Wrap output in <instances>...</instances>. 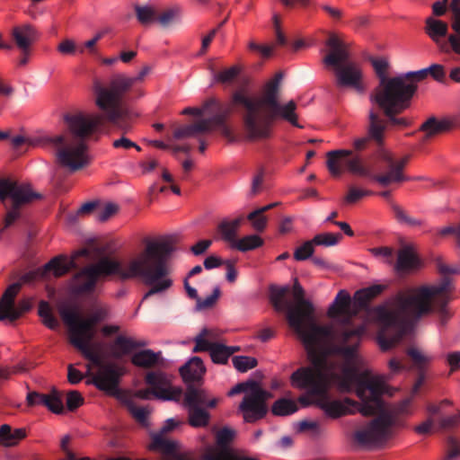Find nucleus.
<instances>
[{"label": "nucleus", "instance_id": "a211bd4d", "mask_svg": "<svg viewBox=\"0 0 460 460\" xmlns=\"http://www.w3.org/2000/svg\"><path fill=\"white\" fill-rule=\"evenodd\" d=\"M429 75H430L436 81L440 83L444 82L446 78L444 67L438 64H433L429 67L406 73V81L413 87V91L405 99V110L411 106V99L418 89V83L424 80Z\"/></svg>", "mask_w": 460, "mask_h": 460}, {"label": "nucleus", "instance_id": "37998d69", "mask_svg": "<svg viewBox=\"0 0 460 460\" xmlns=\"http://www.w3.org/2000/svg\"><path fill=\"white\" fill-rule=\"evenodd\" d=\"M236 432L234 429L224 427L216 434L217 444L220 447H227L234 438Z\"/></svg>", "mask_w": 460, "mask_h": 460}, {"label": "nucleus", "instance_id": "393cba45", "mask_svg": "<svg viewBox=\"0 0 460 460\" xmlns=\"http://www.w3.org/2000/svg\"><path fill=\"white\" fill-rule=\"evenodd\" d=\"M13 39L22 54H29L31 44L37 39L35 29L30 24L16 26L13 29Z\"/></svg>", "mask_w": 460, "mask_h": 460}, {"label": "nucleus", "instance_id": "ea45409f", "mask_svg": "<svg viewBox=\"0 0 460 460\" xmlns=\"http://www.w3.org/2000/svg\"><path fill=\"white\" fill-rule=\"evenodd\" d=\"M232 362L235 369L242 373L247 372L258 364L255 358L247 356H234L232 358Z\"/></svg>", "mask_w": 460, "mask_h": 460}, {"label": "nucleus", "instance_id": "7ed1b4c3", "mask_svg": "<svg viewBox=\"0 0 460 460\" xmlns=\"http://www.w3.org/2000/svg\"><path fill=\"white\" fill-rule=\"evenodd\" d=\"M174 250V238L165 236L145 240L144 250L124 263L107 256L102 257L97 262L83 267L74 275L73 292L78 296L91 295L100 281L116 275L122 280L138 279L151 286L143 297V300L147 299L172 286L168 260Z\"/></svg>", "mask_w": 460, "mask_h": 460}, {"label": "nucleus", "instance_id": "c85d7f7f", "mask_svg": "<svg viewBox=\"0 0 460 460\" xmlns=\"http://www.w3.org/2000/svg\"><path fill=\"white\" fill-rule=\"evenodd\" d=\"M162 352H155L152 349H146L136 352L131 358V363L138 367L151 368L161 363Z\"/></svg>", "mask_w": 460, "mask_h": 460}, {"label": "nucleus", "instance_id": "6ab92c4d", "mask_svg": "<svg viewBox=\"0 0 460 460\" xmlns=\"http://www.w3.org/2000/svg\"><path fill=\"white\" fill-rule=\"evenodd\" d=\"M26 400L30 406L40 404L47 407L53 413L61 414L64 412V405L61 396L58 391L55 388H53L51 393L49 394H40L35 391L30 392L27 394Z\"/></svg>", "mask_w": 460, "mask_h": 460}, {"label": "nucleus", "instance_id": "f03ea898", "mask_svg": "<svg viewBox=\"0 0 460 460\" xmlns=\"http://www.w3.org/2000/svg\"><path fill=\"white\" fill-rule=\"evenodd\" d=\"M284 75L283 71L277 73L263 85L258 96H251L243 90H237L233 93L227 102L214 98L208 100L205 102V110L211 117L176 128L173 137H194L201 133L209 132L212 128H217L224 137L229 142H234L236 137L226 124V119L235 110L240 113L245 139L254 141L267 138L275 120L288 119V103L280 100V85Z\"/></svg>", "mask_w": 460, "mask_h": 460}, {"label": "nucleus", "instance_id": "f704fd0d", "mask_svg": "<svg viewBox=\"0 0 460 460\" xmlns=\"http://www.w3.org/2000/svg\"><path fill=\"white\" fill-rule=\"evenodd\" d=\"M426 32L437 43H439L438 38L444 37L447 33V24L440 20L428 18L426 20Z\"/></svg>", "mask_w": 460, "mask_h": 460}, {"label": "nucleus", "instance_id": "052dcab7", "mask_svg": "<svg viewBox=\"0 0 460 460\" xmlns=\"http://www.w3.org/2000/svg\"><path fill=\"white\" fill-rule=\"evenodd\" d=\"M447 445V460H452L460 456V443L455 438H449Z\"/></svg>", "mask_w": 460, "mask_h": 460}, {"label": "nucleus", "instance_id": "5fc2aeb1", "mask_svg": "<svg viewBox=\"0 0 460 460\" xmlns=\"http://www.w3.org/2000/svg\"><path fill=\"white\" fill-rule=\"evenodd\" d=\"M66 403L67 409L73 411L84 403V397L77 391H70L66 394Z\"/></svg>", "mask_w": 460, "mask_h": 460}, {"label": "nucleus", "instance_id": "2eb2a0df", "mask_svg": "<svg viewBox=\"0 0 460 460\" xmlns=\"http://www.w3.org/2000/svg\"><path fill=\"white\" fill-rule=\"evenodd\" d=\"M59 314L68 327L69 336L93 340L96 333L95 326L108 317V309L96 305L88 318H83L76 307L63 306L59 310Z\"/></svg>", "mask_w": 460, "mask_h": 460}, {"label": "nucleus", "instance_id": "69168bd1", "mask_svg": "<svg viewBox=\"0 0 460 460\" xmlns=\"http://www.w3.org/2000/svg\"><path fill=\"white\" fill-rule=\"evenodd\" d=\"M434 425V419L432 417H429L425 421L415 427V431L419 434H429L431 432Z\"/></svg>", "mask_w": 460, "mask_h": 460}, {"label": "nucleus", "instance_id": "b1692460", "mask_svg": "<svg viewBox=\"0 0 460 460\" xmlns=\"http://www.w3.org/2000/svg\"><path fill=\"white\" fill-rule=\"evenodd\" d=\"M408 357L412 361L415 367L419 369L417 380L413 386V393L416 394L425 382V374L423 368L432 360V357L423 353L415 347H411L406 351Z\"/></svg>", "mask_w": 460, "mask_h": 460}, {"label": "nucleus", "instance_id": "423d86ee", "mask_svg": "<svg viewBox=\"0 0 460 460\" xmlns=\"http://www.w3.org/2000/svg\"><path fill=\"white\" fill-rule=\"evenodd\" d=\"M294 304L289 302V328H293L305 345L312 363L318 367L326 364L324 353H339L347 360L355 355V346L358 341V332H335L331 326L315 322L314 307L305 299V290L297 279L289 288Z\"/></svg>", "mask_w": 460, "mask_h": 460}, {"label": "nucleus", "instance_id": "de8ad7c7", "mask_svg": "<svg viewBox=\"0 0 460 460\" xmlns=\"http://www.w3.org/2000/svg\"><path fill=\"white\" fill-rule=\"evenodd\" d=\"M221 291L218 287H216L213 289V292L210 296H207L205 299H201L199 296L196 300V309L197 310H204L212 307L218 297L220 296Z\"/></svg>", "mask_w": 460, "mask_h": 460}, {"label": "nucleus", "instance_id": "412c9836", "mask_svg": "<svg viewBox=\"0 0 460 460\" xmlns=\"http://www.w3.org/2000/svg\"><path fill=\"white\" fill-rule=\"evenodd\" d=\"M21 288L20 283H13L10 285L0 299V322L7 320L10 323H14L19 319V314L12 310V305L14 304V298Z\"/></svg>", "mask_w": 460, "mask_h": 460}, {"label": "nucleus", "instance_id": "20e7f679", "mask_svg": "<svg viewBox=\"0 0 460 460\" xmlns=\"http://www.w3.org/2000/svg\"><path fill=\"white\" fill-rule=\"evenodd\" d=\"M450 286L451 279L444 277L437 286L420 288L417 295L400 292L388 306L376 307L374 314L380 325L377 341L381 349L386 351L394 347L420 316L430 313L433 298L434 307L444 322L447 317L446 306L449 301L445 293L449 291Z\"/></svg>", "mask_w": 460, "mask_h": 460}, {"label": "nucleus", "instance_id": "4be33fe9", "mask_svg": "<svg viewBox=\"0 0 460 460\" xmlns=\"http://www.w3.org/2000/svg\"><path fill=\"white\" fill-rule=\"evenodd\" d=\"M75 266L74 260H68L66 256L59 255L47 262L39 272L42 278L53 275L59 278L69 272Z\"/></svg>", "mask_w": 460, "mask_h": 460}, {"label": "nucleus", "instance_id": "58836bf2", "mask_svg": "<svg viewBox=\"0 0 460 460\" xmlns=\"http://www.w3.org/2000/svg\"><path fill=\"white\" fill-rule=\"evenodd\" d=\"M135 12L137 21L146 25L154 21H157V14L155 9L151 5H135Z\"/></svg>", "mask_w": 460, "mask_h": 460}, {"label": "nucleus", "instance_id": "f8f14e48", "mask_svg": "<svg viewBox=\"0 0 460 460\" xmlns=\"http://www.w3.org/2000/svg\"><path fill=\"white\" fill-rule=\"evenodd\" d=\"M70 343L81 351L83 356L92 364L98 367L96 374H91V367L87 366L90 380L86 381L87 385H93L99 390L105 392L107 394L116 398H122L123 393L119 388V379L124 374V368L115 363H102L100 357L93 351L91 347L93 340L84 337L69 336Z\"/></svg>", "mask_w": 460, "mask_h": 460}, {"label": "nucleus", "instance_id": "680f3d73", "mask_svg": "<svg viewBox=\"0 0 460 460\" xmlns=\"http://www.w3.org/2000/svg\"><path fill=\"white\" fill-rule=\"evenodd\" d=\"M31 308V303L29 299H22L18 302L17 305L15 303L12 305V310L10 309V314L13 312L19 314V318L22 315V314L28 312Z\"/></svg>", "mask_w": 460, "mask_h": 460}, {"label": "nucleus", "instance_id": "0e129e2a", "mask_svg": "<svg viewBox=\"0 0 460 460\" xmlns=\"http://www.w3.org/2000/svg\"><path fill=\"white\" fill-rule=\"evenodd\" d=\"M83 374L74 367L72 364L67 367V380L72 385H76L82 381Z\"/></svg>", "mask_w": 460, "mask_h": 460}, {"label": "nucleus", "instance_id": "4d7b16f0", "mask_svg": "<svg viewBox=\"0 0 460 460\" xmlns=\"http://www.w3.org/2000/svg\"><path fill=\"white\" fill-rule=\"evenodd\" d=\"M248 48L252 51L259 52L262 58H270L272 55L273 46L261 45L256 43L254 40H251L248 43Z\"/></svg>", "mask_w": 460, "mask_h": 460}, {"label": "nucleus", "instance_id": "ddd939ff", "mask_svg": "<svg viewBox=\"0 0 460 460\" xmlns=\"http://www.w3.org/2000/svg\"><path fill=\"white\" fill-rule=\"evenodd\" d=\"M40 198V194L33 191L29 185L11 178H0V202L6 209L2 231L11 227L22 217L23 208Z\"/></svg>", "mask_w": 460, "mask_h": 460}, {"label": "nucleus", "instance_id": "f257e3e1", "mask_svg": "<svg viewBox=\"0 0 460 460\" xmlns=\"http://www.w3.org/2000/svg\"><path fill=\"white\" fill-rule=\"evenodd\" d=\"M358 307L351 306L349 295L341 290L334 301L330 305L327 315L332 319H339L341 324L337 327L331 326L335 332H358V341L355 346V355L351 359H346L339 353H324L325 363L318 367L312 363L313 367L299 369L294 372L291 378L294 383L307 390V397H301L300 401L304 405L314 403L321 408L324 413L333 419L351 413L350 406L354 402L345 399L344 402L332 399L330 389L332 385H339L342 389H349L353 381L358 383V394L364 396L367 390H369L374 401L377 402L380 394V384L371 379L367 373H358L357 366L359 364L358 347L361 338L365 332L363 325L351 327L352 318L358 314Z\"/></svg>", "mask_w": 460, "mask_h": 460}, {"label": "nucleus", "instance_id": "6e6552de", "mask_svg": "<svg viewBox=\"0 0 460 460\" xmlns=\"http://www.w3.org/2000/svg\"><path fill=\"white\" fill-rule=\"evenodd\" d=\"M150 70L148 66H145L137 76L119 73L113 75L106 84L99 80L93 82L97 107L103 112L107 121L123 134L131 130L132 121L138 116L131 108L123 105V102H134L145 96V91L134 87V84L144 81Z\"/></svg>", "mask_w": 460, "mask_h": 460}, {"label": "nucleus", "instance_id": "9d476101", "mask_svg": "<svg viewBox=\"0 0 460 460\" xmlns=\"http://www.w3.org/2000/svg\"><path fill=\"white\" fill-rule=\"evenodd\" d=\"M372 66L379 78V84L370 94V102L382 111L392 125L398 128L408 127L409 121L405 118L397 117L405 111V99L413 91V87L406 81V73L393 77L386 76L389 64L384 58L373 59Z\"/></svg>", "mask_w": 460, "mask_h": 460}, {"label": "nucleus", "instance_id": "13d9d810", "mask_svg": "<svg viewBox=\"0 0 460 460\" xmlns=\"http://www.w3.org/2000/svg\"><path fill=\"white\" fill-rule=\"evenodd\" d=\"M118 211V206L113 203H108L102 209L97 211V219L104 222Z\"/></svg>", "mask_w": 460, "mask_h": 460}, {"label": "nucleus", "instance_id": "5701e85b", "mask_svg": "<svg viewBox=\"0 0 460 460\" xmlns=\"http://www.w3.org/2000/svg\"><path fill=\"white\" fill-rule=\"evenodd\" d=\"M269 291L270 302L275 312L285 320H288V285L279 287L271 284Z\"/></svg>", "mask_w": 460, "mask_h": 460}, {"label": "nucleus", "instance_id": "c9c22d12", "mask_svg": "<svg viewBox=\"0 0 460 460\" xmlns=\"http://www.w3.org/2000/svg\"><path fill=\"white\" fill-rule=\"evenodd\" d=\"M181 11L180 7L174 6L166 9L161 14L157 15V22L162 27L167 28L174 23L179 22L181 21Z\"/></svg>", "mask_w": 460, "mask_h": 460}, {"label": "nucleus", "instance_id": "774afa93", "mask_svg": "<svg viewBox=\"0 0 460 460\" xmlns=\"http://www.w3.org/2000/svg\"><path fill=\"white\" fill-rule=\"evenodd\" d=\"M225 262L222 259L217 256L210 255L207 257L204 261V267L207 270H212L214 268H217L221 265H225Z\"/></svg>", "mask_w": 460, "mask_h": 460}, {"label": "nucleus", "instance_id": "79ce46f5", "mask_svg": "<svg viewBox=\"0 0 460 460\" xmlns=\"http://www.w3.org/2000/svg\"><path fill=\"white\" fill-rule=\"evenodd\" d=\"M226 345L216 342L209 353L212 361L216 364H226L230 358Z\"/></svg>", "mask_w": 460, "mask_h": 460}, {"label": "nucleus", "instance_id": "9b49d317", "mask_svg": "<svg viewBox=\"0 0 460 460\" xmlns=\"http://www.w3.org/2000/svg\"><path fill=\"white\" fill-rule=\"evenodd\" d=\"M329 52L323 59L326 66L332 67L335 84L339 88L350 87L358 92H363V73L359 64L350 60L346 45L336 34H330L325 41Z\"/></svg>", "mask_w": 460, "mask_h": 460}, {"label": "nucleus", "instance_id": "473e14b6", "mask_svg": "<svg viewBox=\"0 0 460 460\" xmlns=\"http://www.w3.org/2000/svg\"><path fill=\"white\" fill-rule=\"evenodd\" d=\"M216 335L212 330L204 328L194 339L195 346L192 349L194 353L202 351H211L212 347L216 342L211 341L215 339Z\"/></svg>", "mask_w": 460, "mask_h": 460}, {"label": "nucleus", "instance_id": "bf43d9fd", "mask_svg": "<svg viewBox=\"0 0 460 460\" xmlns=\"http://www.w3.org/2000/svg\"><path fill=\"white\" fill-rule=\"evenodd\" d=\"M274 415L286 416L288 415V398L283 397L274 402L271 408Z\"/></svg>", "mask_w": 460, "mask_h": 460}, {"label": "nucleus", "instance_id": "8fccbe9b", "mask_svg": "<svg viewBox=\"0 0 460 460\" xmlns=\"http://www.w3.org/2000/svg\"><path fill=\"white\" fill-rule=\"evenodd\" d=\"M314 245L313 239L311 241H307L304 243L302 245L298 246L294 251V258L296 261H305L310 258L314 253Z\"/></svg>", "mask_w": 460, "mask_h": 460}, {"label": "nucleus", "instance_id": "49530a36", "mask_svg": "<svg viewBox=\"0 0 460 460\" xmlns=\"http://www.w3.org/2000/svg\"><path fill=\"white\" fill-rule=\"evenodd\" d=\"M239 68L237 66H231L221 72L215 73L214 78L217 82L221 84H230L239 75Z\"/></svg>", "mask_w": 460, "mask_h": 460}, {"label": "nucleus", "instance_id": "e433bc0d", "mask_svg": "<svg viewBox=\"0 0 460 460\" xmlns=\"http://www.w3.org/2000/svg\"><path fill=\"white\" fill-rule=\"evenodd\" d=\"M263 243V240L255 234L247 235L241 239H237L232 248L237 249L241 252H247L250 250L256 249L261 246Z\"/></svg>", "mask_w": 460, "mask_h": 460}, {"label": "nucleus", "instance_id": "09e8293b", "mask_svg": "<svg viewBox=\"0 0 460 460\" xmlns=\"http://www.w3.org/2000/svg\"><path fill=\"white\" fill-rule=\"evenodd\" d=\"M393 210L396 219L403 224L411 226H421L422 222L420 219L410 217L406 212L397 205H393Z\"/></svg>", "mask_w": 460, "mask_h": 460}, {"label": "nucleus", "instance_id": "1a4fd4ad", "mask_svg": "<svg viewBox=\"0 0 460 460\" xmlns=\"http://www.w3.org/2000/svg\"><path fill=\"white\" fill-rule=\"evenodd\" d=\"M363 373H367L371 379L380 384V394L377 397V402L374 401L369 390L365 392L364 396H359L358 394V383L356 381L352 382L349 389H342L339 385L335 386L342 392H349L352 390L353 386H355L356 394L361 400V405L358 410L361 414L371 416L380 411L367 425L354 433V440L361 447L380 446L385 444L392 437L393 427L395 425L397 415L410 413L409 408L411 403V399L407 398L403 400L396 405L393 411H383L381 395L385 393L384 382L380 377L371 376L368 371H364Z\"/></svg>", "mask_w": 460, "mask_h": 460}, {"label": "nucleus", "instance_id": "2f4dec72", "mask_svg": "<svg viewBox=\"0 0 460 460\" xmlns=\"http://www.w3.org/2000/svg\"><path fill=\"white\" fill-rule=\"evenodd\" d=\"M385 289V286L375 284L368 288L358 290L354 295L355 304L358 309H367L369 302L380 295Z\"/></svg>", "mask_w": 460, "mask_h": 460}, {"label": "nucleus", "instance_id": "e2e57ef3", "mask_svg": "<svg viewBox=\"0 0 460 460\" xmlns=\"http://www.w3.org/2000/svg\"><path fill=\"white\" fill-rule=\"evenodd\" d=\"M211 244V240H200L190 247V251L194 255L199 256L203 254L210 247Z\"/></svg>", "mask_w": 460, "mask_h": 460}, {"label": "nucleus", "instance_id": "7c9ffc66", "mask_svg": "<svg viewBox=\"0 0 460 460\" xmlns=\"http://www.w3.org/2000/svg\"><path fill=\"white\" fill-rule=\"evenodd\" d=\"M25 429H13L8 424L0 427V446L14 447L26 437Z\"/></svg>", "mask_w": 460, "mask_h": 460}, {"label": "nucleus", "instance_id": "864d4df0", "mask_svg": "<svg viewBox=\"0 0 460 460\" xmlns=\"http://www.w3.org/2000/svg\"><path fill=\"white\" fill-rule=\"evenodd\" d=\"M372 193L373 192L371 190L358 189L356 187H350L344 199L346 203L353 204L361 199L362 198L371 195Z\"/></svg>", "mask_w": 460, "mask_h": 460}, {"label": "nucleus", "instance_id": "6e6d98bb", "mask_svg": "<svg viewBox=\"0 0 460 460\" xmlns=\"http://www.w3.org/2000/svg\"><path fill=\"white\" fill-rule=\"evenodd\" d=\"M449 10L452 12V24L454 31L460 30V0H452L449 4Z\"/></svg>", "mask_w": 460, "mask_h": 460}, {"label": "nucleus", "instance_id": "f3484780", "mask_svg": "<svg viewBox=\"0 0 460 460\" xmlns=\"http://www.w3.org/2000/svg\"><path fill=\"white\" fill-rule=\"evenodd\" d=\"M145 381L151 389H140L135 393V396L148 400L151 395L163 400L180 401L182 395L181 388L170 386V380L166 374L161 371H151L146 375Z\"/></svg>", "mask_w": 460, "mask_h": 460}, {"label": "nucleus", "instance_id": "0eeeda50", "mask_svg": "<svg viewBox=\"0 0 460 460\" xmlns=\"http://www.w3.org/2000/svg\"><path fill=\"white\" fill-rule=\"evenodd\" d=\"M64 121L66 129L63 134L56 136H42L27 139L22 136L12 138L14 147L25 143L31 146L51 147L55 150L58 163L71 172L79 171L89 164L87 155V138L103 124L101 115H86L82 112L66 114Z\"/></svg>", "mask_w": 460, "mask_h": 460}, {"label": "nucleus", "instance_id": "cd10ccee", "mask_svg": "<svg viewBox=\"0 0 460 460\" xmlns=\"http://www.w3.org/2000/svg\"><path fill=\"white\" fill-rule=\"evenodd\" d=\"M243 221V217H238L233 220L223 219L217 226V232L222 240L229 243L233 247L234 243L237 240V233L240 226Z\"/></svg>", "mask_w": 460, "mask_h": 460}, {"label": "nucleus", "instance_id": "dca6fc26", "mask_svg": "<svg viewBox=\"0 0 460 460\" xmlns=\"http://www.w3.org/2000/svg\"><path fill=\"white\" fill-rule=\"evenodd\" d=\"M217 399L210 398L202 387L189 386L184 394L183 405L188 411V423L193 428H204L209 424L210 414L207 408H215Z\"/></svg>", "mask_w": 460, "mask_h": 460}, {"label": "nucleus", "instance_id": "3c124183", "mask_svg": "<svg viewBox=\"0 0 460 460\" xmlns=\"http://www.w3.org/2000/svg\"><path fill=\"white\" fill-rule=\"evenodd\" d=\"M438 429L447 430L460 425V411L450 416L440 417L438 420Z\"/></svg>", "mask_w": 460, "mask_h": 460}, {"label": "nucleus", "instance_id": "c03bdc74", "mask_svg": "<svg viewBox=\"0 0 460 460\" xmlns=\"http://www.w3.org/2000/svg\"><path fill=\"white\" fill-rule=\"evenodd\" d=\"M454 31L455 33L448 36L447 41H444L440 45V49L445 52H449L451 49L455 53L460 55V30Z\"/></svg>", "mask_w": 460, "mask_h": 460}, {"label": "nucleus", "instance_id": "bb28decb", "mask_svg": "<svg viewBox=\"0 0 460 460\" xmlns=\"http://www.w3.org/2000/svg\"><path fill=\"white\" fill-rule=\"evenodd\" d=\"M147 345L145 341H135L132 338L123 335L118 336L113 343L112 355L119 358L124 355L131 353L134 349L144 348Z\"/></svg>", "mask_w": 460, "mask_h": 460}, {"label": "nucleus", "instance_id": "a19ab883", "mask_svg": "<svg viewBox=\"0 0 460 460\" xmlns=\"http://www.w3.org/2000/svg\"><path fill=\"white\" fill-rule=\"evenodd\" d=\"M342 239V234L340 233L332 234V233H323L316 234L313 238V243L315 245H323V246H333L336 245Z\"/></svg>", "mask_w": 460, "mask_h": 460}, {"label": "nucleus", "instance_id": "4c0bfd02", "mask_svg": "<svg viewBox=\"0 0 460 460\" xmlns=\"http://www.w3.org/2000/svg\"><path fill=\"white\" fill-rule=\"evenodd\" d=\"M39 315L42 318L45 326L50 330H57L59 326L58 319L51 313L50 306L48 302L41 301L39 305Z\"/></svg>", "mask_w": 460, "mask_h": 460}, {"label": "nucleus", "instance_id": "a878e982", "mask_svg": "<svg viewBox=\"0 0 460 460\" xmlns=\"http://www.w3.org/2000/svg\"><path fill=\"white\" fill-rule=\"evenodd\" d=\"M419 264V260L411 246H403L397 253V261L394 264V270L398 273H406Z\"/></svg>", "mask_w": 460, "mask_h": 460}, {"label": "nucleus", "instance_id": "72a5a7b5", "mask_svg": "<svg viewBox=\"0 0 460 460\" xmlns=\"http://www.w3.org/2000/svg\"><path fill=\"white\" fill-rule=\"evenodd\" d=\"M277 205V202L269 204L267 206L255 209L247 216V219L251 222L252 227L256 231L261 232L264 230L267 224V217L263 214L266 211L271 209L272 208H275Z\"/></svg>", "mask_w": 460, "mask_h": 460}, {"label": "nucleus", "instance_id": "603ef678", "mask_svg": "<svg viewBox=\"0 0 460 460\" xmlns=\"http://www.w3.org/2000/svg\"><path fill=\"white\" fill-rule=\"evenodd\" d=\"M272 28L276 38V43L278 45H285L286 36L282 30V19L278 13H273L272 15Z\"/></svg>", "mask_w": 460, "mask_h": 460}, {"label": "nucleus", "instance_id": "4468645a", "mask_svg": "<svg viewBox=\"0 0 460 460\" xmlns=\"http://www.w3.org/2000/svg\"><path fill=\"white\" fill-rule=\"evenodd\" d=\"M245 393L239 409L247 422H255L268 412L266 402L272 397L270 392L263 390L254 380L238 383L229 392V396Z\"/></svg>", "mask_w": 460, "mask_h": 460}, {"label": "nucleus", "instance_id": "39448f33", "mask_svg": "<svg viewBox=\"0 0 460 460\" xmlns=\"http://www.w3.org/2000/svg\"><path fill=\"white\" fill-rule=\"evenodd\" d=\"M380 111H382L375 106L369 110L367 136L354 140V151L337 149L327 153L326 166L332 176L340 177L343 171L347 170L355 175L371 177L372 180L383 187L392 183H399L408 179L403 173L410 159L408 155L395 159L391 153L382 151L379 159L384 173L372 175L359 155L360 152L369 147L371 142H375L378 146H382L385 129L388 126L394 127L388 121L387 117L384 119L381 116Z\"/></svg>", "mask_w": 460, "mask_h": 460}, {"label": "nucleus", "instance_id": "c756f323", "mask_svg": "<svg viewBox=\"0 0 460 460\" xmlns=\"http://www.w3.org/2000/svg\"><path fill=\"white\" fill-rule=\"evenodd\" d=\"M452 128L453 125L450 120H438L435 117H430L420 126V130L425 133L424 139L428 140L437 135L450 130Z\"/></svg>", "mask_w": 460, "mask_h": 460}, {"label": "nucleus", "instance_id": "a18cd8bd", "mask_svg": "<svg viewBox=\"0 0 460 460\" xmlns=\"http://www.w3.org/2000/svg\"><path fill=\"white\" fill-rule=\"evenodd\" d=\"M129 412L132 416L141 424H146L149 414L148 410L146 407H137L129 399L126 400Z\"/></svg>", "mask_w": 460, "mask_h": 460}, {"label": "nucleus", "instance_id": "338daca9", "mask_svg": "<svg viewBox=\"0 0 460 460\" xmlns=\"http://www.w3.org/2000/svg\"><path fill=\"white\" fill-rule=\"evenodd\" d=\"M58 50L62 54H73L75 51V44L71 40H65L59 43Z\"/></svg>", "mask_w": 460, "mask_h": 460}, {"label": "nucleus", "instance_id": "aec40b11", "mask_svg": "<svg viewBox=\"0 0 460 460\" xmlns=\"http://www.w3.org/2000/svg\"><path fill=\"white\" fill-rule=\"evenodd\" d=\"M206 372L203 361L199 357H193L180 368L183 381L189 386L202 387V378Z\"/></svg>", "mask_w": 460, "mask_h": 460}]
</instances>
